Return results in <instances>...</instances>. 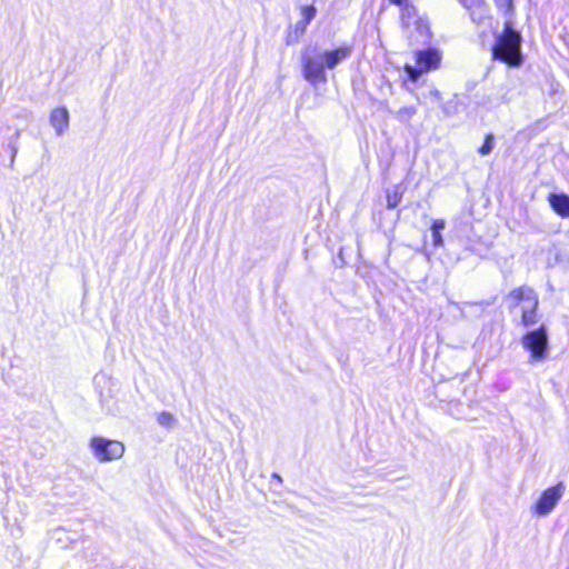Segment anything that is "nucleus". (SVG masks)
<instances>
[{
    "label": "nucleus",
    "instance_id": "f257e3e1",
    "mask_svg": "<svg viewBox=\"0 0 569 569\" xmlns=\"http://www.w3.org/2000/svg\"><path fill=\"white\" fill-rule=\"evenodd\" d=\"M520 43V34L511 29L509 22H506L503 34L498 38L492 49L493 57L510 66H519L521 63Z\"/></svg>",
    "mask_w": 569,
    "mask_h": 569
},
{
    "label": "nucleus",
    "instance_id": "f03ea898",
    "mask_svg": "<svg viewBox=\"0 0 569 569\" xmlns=\"http://www.w3.org/2000/svg\"><path fill=\"white\" fill-rule=\"evenodd\" d=\"M401 22L403 32L411 44L426 43L430 39L429 23L418 14L413 6L406 4L403 7Z\"/></svg>",
    "mask_w": 569,
    "mask_h": 569
},
{
    "label": "nucleus",
    "instance_id": "7ed1b4c3",
    "mask_svg": "<svg viewBox=\"0 0 569 569\" xmlns=\"http://www.w3.org/2000/svg\"><path fill=\"white\" fill-rule=\"evenodd\" d=\"M89 449L93 458L101 463L119 460L123 457L126 451V447L121 441L101 436H96L90 439Z\"/></svg>",
    "mask_w": 569,
    "mask_h": 569
},
{
    "label": "nucleus",
    "instance_id": "20e7f679",
    "mask_svg": "<svg viewBox=\"0 0 569 569\" xmlns=\"http://www.w3.org/2000/svg\"><path fill=\"white\" fill-rule=\"evenodd\" d=\"M442 54L437 49L419 50L415 52L416 64H405V71L410 80L417 81L420 76L440 66Z\"/></svg>",
    "mask_w": 569,
    "mask_h": 569
},
{
    "label": "nucleus",
    "instance_id": "39448f33",
    "mask_svg": "<svg viewBox=\"0 0 569 569\" xmlns=\"http://www.w3.org/2000/svg\"><path fill=\"white\" fill-rule=\"evenodd\" d=\"M522 347L530 352L532 361H542L547 357L548 335L542 325L539 329L527 332L521 339Z\"/></svg>",
    "mask_w": 569,
    "mask_h": 569
},
{
    "label": "nucleus",
    "instance_id": "423d86ee",
    "mask_svg": "<svg viewBox=\"0 0 569 569\" xmlns=\"http://www.w3.org/2000/svg\"><path fill=\"white\" fill-rule=\"evenodd\" d=\"M563 492L565 487L562 482L545 490L533 507L535 512L539 516L550 513L561 499Z\"/></svg>",
    "mask_w": 569,
    "mask_h": 569
},
{
    "label": "nucleus",
    "instance_id": "0eeeda50",
    "mask_svg": "<svg viewBox=\"0 0 569 569\" xmlns=\"http://www.w3.org/2000/svg\"><path fill=\"white\" fill-rule=\"evenodd\" d=\"M320 53L317 48L307 49L302 56V70L305 79L312 86L320 81Z\"/></svg>",
    "mask_w": 569,
    "mask_h": 569
},
{
    "label": "nucleus",
    "instance_id": "6e6552de",
    "mask_svg": "<svg viewBox=\"0 0 569 569\" xmlns=\"http://www.w3.org/2000/svg\"><path fill=\"white\" fill-rule=\"evenodd\" d=\"M49 121L57 136H62L69 129L70 114L66 107L51 110Z\"/></svg>",
    "mask_w": 569,
    "mask_h": 569
},
{
    "label": "nucleus",
    "instance_id": "1a4fd4ad",
    "mask_svg": "<svg viewBox=\"0 0 569 569\" xmlns=\"http://www.w3.org/2000/svg\"><path fill=\"white\" fill-rule=\"evenodd\" d=\"M351 54V47L342 46L335 50H328L322 53V69H332L340 62L345 61Z\"/></svg>",
    "mask_w": 569,
    "mask_h": 569
},
{
    "label": "nucleus",
    "instance_id": "9d476101",
    "mask_svg": "<svg viewBox=\"0 0 569 569\" xmlns=\"http://www.w3.org/2000/svg\"><path fill=\"white\" fill-rule=\"evenodd\" d=\"M549 203L552 209L562 217H569V197L566 194L552 193L549 196Z\"/></svg>",
    "mask_w": 569,
    "mask_h": 569
},
{
    "label": "nucleus",
    "instance_id": "9b49d317",
    "mask_svg": "<svg viewBox=\"0 0 569 569\" xmlns=\"http://www.w3.org/2000/svg\"><path fill=\"white\" fill-rule=\"evenodd\" d=\"M538 298L533 301H531L528 305H523L522 307V316L521 321L525 327H531L535 326L538 322Z\"/></svg>",
    "mask_w": 569,
    "mask_h": 569
},
{
    "label": "nucleus",
    "instance_id": "f8f14e48",
    "mask_svg": "<svg viewBox=\"0 0 569 569\" xmlns=\"http://www.w3.org/2000/svg\"><path fill=\"white\" fill-rule=\"evenodd\" d=\"M510 298L517 303L523 302V305H528L538 297L531 288L520 287L511 291Z\"/></svg>",
    "mask_w": 569,
    "mask_h": 569
},
{
    "label": "nucleus",
    "instance_id": "ddd939ff",
    "mask_svg": "<svg viewBox=\"0 0 569 569\" xmlns=\"http://www.w3.org/2000/svg\"><path fill=\"white\" fill-rule=\"evenodd\" d=\"M468 9H479L482 7V0H459ZM497 6L506 12L511 11L512 0H496Z\"/></svg>",
    "mask_w": 569,
    "mask_h": 569
},
{
    "label": "nucleus",
    "instance_id": "4468645a",
    "mask_svg": "<svg viewBox=\"0 0 569 569\" xmlns=\"http://www.w3.org/2000/svg\"><path fill=\"white\" fill-rule=\"evenodd\" d=\"M307 24H308V22L299 20L295 24V27L291 30H289V32L287 34V39H286L287 44H293V43L298 42L299 39L301 38V36L305 33V31L307 29Z\"/></svg>",
    "mask_w": 569,
    "mask_h": 569
},
{
    "label": "nucleus",
    "instance_id": "2eb2a0df",
    "mask_svg": "<svg viewBox=\"0 0 569 569\" xmlns=\"http://www.w3.org/2000/svg\"><path fill=\"white\" fill-rule=\"evenodd\" d=\"M402 192L396 188L395 190L387 193V206L392 209L396 208L401 201Z\"/></svg>",
    "mask_w": 569,
    "mask_h": 569
},
{
    "label": "nucleus",
    "instance_id": "dca6fc26",
    "mask_svg": "<svg viewBox=\"0 0 569 569\" xmlns=\"http://www.w3.org/2000/svg\"><path fill=\"white\" fill-rule=\"evenodd\" d=\"M157 421L161 426L167 427V428H171L176 423L174 417L170 412H167V411L160 412L157 417Z\"/></svg>",
    "mask_w": 569,
    "mask_h": 569
},
{
    "label": "nucleus",
    "instance_id": "f3484780",
    "mask_svg": "<svg viewBox=\"0 0 569 569\" xmlns=\"http://www.w3.org/2000/svg\"><path fill=\"white\" fill-rule=\"evenodd\" d=\"M416 114V108L413 106H406L398 110L397 116L400 120H409Z\"/></svg>",
    "mask_w": 569,
    "mask_h": 569
},
{
    "label": "nucleus",
    "instance_id": "a211bd4d",
    "mask_svg": "<svg viewBox=\"0 0 569 569\" xmlns=\"http://www.w3.org/2000/svg\"><path fill=\"white\" fill-rule=\"evenodd\" d=\"M301 20L306 22H310L316 17L317 9L313 6H306L301 8Z\"/></svg>",
    "mask_w": 569,
    "mask_h": 569
},
{
    "label": "nucleus",
    "instance_id": "6ab92c4d",
    "mask_svg": "<svg viewBox=\"0 0 569 569\" xmlns=\"http://www.w3.org/2000/svg\"><path fill=\"white\" fill-rule=\"evenodd\" d=\"M493 146H495V143H493V136L492 134H488L486 137V139H485L483 144L479 148L478 151H479V153L481 156H487V154H489L492 151Z\"/></svg>",
    "mask_w": 569,
    "mask_h": 569
},
{
    "label": "nucleus",
    "instance_id": "aec40b11",
    "mask_svg": "<svg viewBox=\"0 0 569 569\" xmlns=\"http://www.w3.org/2000/svg\"><path fill=\"white\" fill-rule=\"evenodd\" d=\"M432 241L435 247H441L443 244V239L440 231H432Z\"/></svg>",
    "mask_w": 569,
    "mask_h": 569
},
{
    "label": "nucleus",
    "instance_id": "412c9836",
    "mask_svg": "<svg viewBox=\"0 0 569 569\" xmlns=\"http://www.w3.org/2000/svg\"><path fill=\"white\" fill-rule=\"evenodd\" d=\"M446 227V221L443 219H437L433 221L431 226L432 231H440Z\"/></svg>",
    "mask_w": 569,
    "mask_h": 569
},
{
    "label": "nucleus",
    "instance_id": "4be33fe9",
    "mask_svg": "<svg viewBox=\"0 0 569 569\" xmlns=\"http://www.w3.org/2000/svg\"><path fill=\"white\" fill-rule=\"evenodd\" d=\"M391 2L398 4V6H401L407 0H390Z\"/></svg>",
    "mask_w": 569,
    "mask_h": 569
}]
</instances>
